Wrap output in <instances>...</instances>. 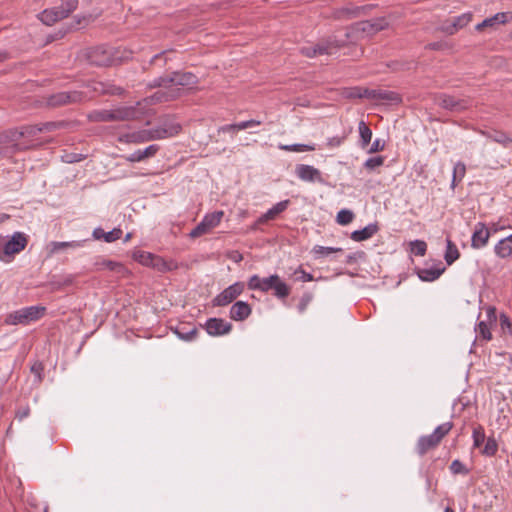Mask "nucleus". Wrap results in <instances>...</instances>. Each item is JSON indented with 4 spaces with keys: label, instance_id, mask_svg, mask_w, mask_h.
<instances>
[{
    "label": "nucleus",
    "instance_id": "1",
    "mask_svg": "<svg viewBox=\"0 0 512 512\" xmlns=\"http://www.w3.org/2000/svg\"><path fill=\"white\" fill-rule=\"evenodd\" d=\"M389 26L385 17H379L372 20L360 21L349 28L345 32V37L349 42L357 40L360 35H374L379 31L386 29Z\"/></svg>",
    "mask_w": 512,
    "mask_h": 512
},
{
    "label": "nucleus",
    "instance_id": "2",
    "mask_svg": "<svg viewBox=\"0 0 512 512\" xmlns=\"http://www.w3.org/2000/svg\"><path fill=\"white\" fill-rule=\"evenodd\" d=\"M44 306L24 307L6 316L5 323L8 325H27L30 322L41 319L46 314Z\"/></svg>",
    "mask_w": 512,
    "mask_h": 512
},
{
    "label": "nucleus",
    "instance_id": "3",
    "mask_svg": "<svg viewBox=\"0 0 512 512\" xmlns=\"http://www.w3.org/2000/svg\"><path fill=\"white\" fill-rule=\"evenodd\" d=\"M86 99V95L82 91H61L51 94L45 98V104L49 108H58L71 104L81 103Z\"/></svg>",
    "mask_w": 512,
    "mask_h": 512
},
{
    "label": "nucleus",
    "instance_id": "4",
    "mask_svg": "<svg viewBox=\"0 0 512 512\" xmlns=\"http://www.w3.org/2000/svg\"><path fill=\"white\" fill-rule=\"evenodd\" d=\"M87 61L94 66L107 67L116 62L113 49L105 46H96L88 48L85 52Z\"/></svg>",
    "mask_w": 512,
    "mask_h": 512
},
{
    "label": "nucleus",
    "instance_id": "5",
    "mask_svg": "<svg viewBox=\"0 0 512 512\" xmlns=\"http://www.w3.org/2000/svg\"><path fill=\"white\" fill-rule=\"evenodd\" d=\"M434 103L439 107L453 113L465 111L471 106V100L468 98H458L446 93H437L434 95Z\"/></svg>",
    "mask_w": 512,
    "mask_h": 512
},
{
    "label": "nucleus",
    "instance_id": "6",
    "mask_svg": "<svg viewBox=\"0 0 512 512\" xmlns=\"http://www.w3.org/2000/svg\"><path fill=\"white\" fill-rule=\"evenodd\" d=\"M153 140H161V136L158 132V129H143L136 132L121 134L118 137V141L120 143H133L140 144Z\"/></svg>",
    "mask_w": 512,
    "mask_h": 512
},
{
    "label": "nucleus",
    "instance_id": "7",
    "mask_svg": "<svg viewBox=\"0 0 512 512\" xmlns=\"http://www.w3.org/2000/svg\"><path fill=\"white\" fill-rule=\"evenodd\" d=\"M472 19L473 14L471 12H467L460 16L443 21L437 30L451 36L466 27L472 21Z\"/></svg>",
    "mask_w": 512,
    "mask_h": 512
},
{
    "label": "nucleus",
    "instance_id": "8",
    "mask_svg": "<svg viewBox=\"0 0 512 512\" xmlns=\"http://www.w3.org/2000/svg\"><path fill=\"white\" fill-rule=\"evenodd\" d=\"M348 42L349 40L345 36L343 39L337 35L323 37L316 43L317 52L319 55H331L338 49L346 46Z\"/></svg>",
    "mask_w": 512,
    "mask_h": 512
},
{
    "label": "nucleus",
    "instance_id": "9",
    "mask_svg": "<svg viewBox=\"0 0 512 512\" xmlns=\"http://www.w3.org/2000/svg\"><path fill=\"white\" fill-rule=\"evenodd\" d=\"M244 288L243 282H235L228 286L212 300L213 306H227L243 293Z\"/></svg>",
    "mask_w": 512,
    "mask_h": 512
},
{
    "label": "nucleus",
    "instance_id": "10",
    "mask_svg": "<svg viewBox=\"0 0 512 512\" xmlns=\"http://www.w3.org/2000/svg\"><path fill=\"white\" fill-rule=\"evenodd\" d=\"M28 244V237L22 232H15L3 247L4 256H14L23 251Z\"/></svg>",
    "mask_w": 512,
    "mask_h": 512
},
{
    "label": "nucleus",
    "instance_id": "11",
    "mask_svg": "<svg viewBox=\"0 0 512 512\" xmlns=\"http://www.w3.org/2000/svg\"><path fill=\"white\" fill-rule=\"evenodd\" d=\"M491 236L490 229L487 228L483 222H478L475 225L474 232L471 237V247L474 249H480L487 245Z\"/></svg>",
    "mask_w": 512,
    "mask_h": 512
},
{
    "label": "nucleus",
    "instance_id": "12",
    "mask_svg": "<svg viewBox=\"0 0 512 512\" xmlns=\"http://www.w3.org/2000/svg\"><path fill=\"white\" fill-rule=\"evenodd\" d=\"M205 330L211 336H221L232 330V324L222 318H209L205 323Z\"/></svg>",
    "mask_w": 512,
    "mask_h": 512
},
{
    "label": "nucleus",
    "instance_id": "13",
    "mask_svg": "<svg viewBox=\"0 0 512 512\" xmlns=\"http://www.w3.org/2000/svg\"><path fill=\"white\" fill-rule=\"evenodd\" d=\"M295 173L303 181L323 183L320 170L311 165L298 164L295 168Z\"/></svg>",
    "mask_w": 512,
    "mask_h": 512
},
{
    "label": "nucleus",
    "instance_id": "14",
    "mask_svg": "<svg viewBox=\"0 0 512 512\" xmlns=\"http://www.w3.org/2000/svg\"><path fill=\"white\" fill-rule=\"evenodd\" d=\"M140 103H137L136 106H123L112 110L113 121H130L136 120L141 117V112L138 106Z\"/></svg>",
    "mask_w": 512,
    "mask_h": 512
},
{
    "label": "nucleus",
    "instance_id": "15",
    "mask_svg": "<svg viewBox=\"0 0 512 512\" xmlns=\"http://www.w3.org/2000/svg\"><path fill=\"white\" fill-rule=\"evenodd\" d=\"M156 129H158L161 139H166L178 135L182 130V126L174 120L166 118Z\"/></svg>",
    "mask_w": 512,
    "mask_h": 512
},
{
    "label": "nucleus",
    "instance_id": "16",
    "mask_svg": "<svg viewBox=\"0 0 512 512\" xmlns=\"http://www.w3.org/2000/svg\"><path fill=\"white\" fill-rule=\"evenodd\" d=\"M91 89L101 95H122L124 89L111 82L96 81L90 85Z\"/></svg>",
    "mask_w": 512,
    "mask_h": 512
},
{
    "label": "nucleus",
    "instance_id": "17",
    "mask_svg": "<svg viewBox=\"0 0 512 512\" xmlns=\"http://www.w3.org/2000/svg\"><path fill=\"white\" fill-rule=\"evenodd\" d=\"M252 313L251 306L244 301L235 302L230 309V318L234 321H244Z\"/></svg>",
    "mask_w": 512,
    "mask_h": 512
},
{
    "label": "nucleus",
    "instance_id": "18",
    "mask_svg": "<svg viewBox=\"0 0 512 512\" xmlns=\"http://www.w3.org/2000/svg\"><path fill=\"white\" fill-rule=\"evenodd\" d=\"M160 146L157 144H152L145 149L136 150L132 154H130L128 157H126L127 161L129 162H141L145 159L151 158L156 155V153L159 151Z\"/></svg>",
    "mask_w": 512,
    "mask_h": 512
},
{
    "label": "nucleus",
    "instance_id": "19",
    "mask_svg": "<svg viewBox=\"0 0 512 512\" xmlns=\"http://www.w3.org/2000/svg\"><path fill=\"white\" fill-rule=\"evenodd\" d=\"M508 21V13L501 12L497 13L490 18L484 19L481 23L475 26V30L478 32L484 31L485 28H494L499 24H505Z\"/></svg>",
    "mask_w": 512,
    "mask_h": 512
},
{
    "label": "nucleus",
    "instance_id": "20",
    "mask_svg": "<svg viewBox=\"0 0 512 512\" xmlns=\"http://www.w3.org/2000/svg\"><path fill=\"white\" fill-rule=\"evenodd\" d=\"M379 230L377 223H371L365 226L363 229L355 230L351 233V239L356 242H362L373 237Z\"/></svg>",
    "mask_w": 512,
    "mask_h": 512
},
{
    "label": "nucleus",
    "instance_id": "21",
    "mask_svg": "<svg viewBox=\"0 0 512 512\" xmlns=\"http://www.w3.org/2000/svg\"><path fill=\"white\" fill-rule=\"evenodd\" d=\"M494 253L501 259H506L512 255V234L497 242Z\"/></svg>",
    "mask_w": 512,
    "mask_h": 512
},
{
    "label": "nucleus",
    "instance_id": "22",
    "mask_svg": "<svg viewBox=\"0 0 512 512\" xmlns=\"http://www.w3.org/2000/svg\"><path fill=\"white\" fill-rule=\"evenodd\" d=\"M440 443L435 440V438L430 435L421 436L416 445V452L418 455L423 456L425 455L429 450H432L436 448Z\"/></svg>",
    "mask_w": 512,
    "mask_h": 512
},
{
    "label": "nucleus",
    "instance_id": "23",
    "mask_svg": "<svg viewBox=\"0 0 512 512\" xmlns=\"http://www.w3.org/2000/svg\"><path fill=\"white\" fill-rule=\"evenodd\" d=\"M38 18L43 24L47 26H51L57 21L64 19L62 12H60L56 6L45 9L38 15Z\"/></svg>",
    "mask_w": 512,
    "mask_h": 512
},
{
    "label": "nucleus",
    "instance_id": "24",
    "mask_svg": "<svg viewBox=\"0 0 512 512\" xmlns=\"http://www.w3.org/2000/svg\"><path fill=\"white\" fill-rule=\"evenodd\" d=\"M174 332L177 334V336L185 341H192L196 338L198 335V329L193 324H181L177 326L174 330Z\"/></svg>",
    "mask_w": 512,
    "mask_h": 512
},
{
    "label": "nucleus",
    "instance_id": "25",
    "mask_svg": "<svg viewBox=\"0 0 512 512\" xmlns=\"http://www.w3.org/2000/svg\"><path fill=\"white\" fill-rule=\"evenodd\" d=\"M445 267H432V268H419L416 273L418 277L425 282H432L438 279L443 272Z\"/></svg>",
    "mask_w": 512,
    "mask_h": 512
},
{
    "label": "nucleus",
    "instance_id": "26",
    "mask_svg": "<svg viewBox=\"0 0 512 512\" xmlns=\"http://www.w3.org/2000/svg\"><path fill=\"white\" fill-rule=\"evenodd\" d=\"M377 101L386 102L390 104H399L402 102V97L395 91L376 89L375 99Z\"/></svg>",
    "mask_w": 512,
    "mask_h": 512
},
{
    "label": "nucleus",
    "instance_id": "27",
    "mask_svg": "<svg viewBox=\"0 0 512 512\" xmlns=\"http://www.w3.org/2000/svg\"><path fill=\"white\" fill-rule=\"evenodd\" d=\"M290 203V200H283L281 202H278L276 205H274L272 208H270L265 214H263L259 219L258 223H265L269 220H273L285 211Z\"/></svg>",
    "mask_w": 512,
    "mask_h": 512
},
{
    "label": "nucleus",
    "instance_id": "28",
    "mask_svg": "<svg viewBox=\"0 0 512 512\" xmlns=\"http://www.w3.org/2000/svg\"><path fill=\"white\" fill-rule=\"evenodd\" d=\"M95 266H96L97 271L106 268L110 271H113V272L119 274V275H124L125 273H127V269L122 263L112 261V260L103 259L101 261H97L95 263Z\"/></svg>",
    "mask_w": 512,
    "mask_h": 512
},
{
    "label": "nucleus",
    "instance_id": "29",
    "mask_svg": "<svg viewBox=\"0 0 512 512\" xmlns=\"http://www.w3.org/2000/svg\"><path fill=\"white\" fill-rule=\"evenodd\" d=\"M176 86H193L198 83V78L191 72L174 71Z\"/></svg>",
    "mask_w": 512,
    "mask_h": 512
},
{
    "label": "nucleus",
    "instance_id": "30",
    "mask_svg": "<svg viewBox=\"0 0 512 512\" xmlns=\"http://www.w3.org/2000/svg\"><path fill=\"white\" fill-rule=\"evenodd\" d=\"M175 85L174 72L171 74H165L152 80L149 84V88H170Z\"/></svg>",
    "mask_w": 512,
    "mask_h": 512
},
{
    "label": "nucleus",
    "instance_id": "31",
    "mask_svg": "<svg viewBox=\"0 0 512 512\" xmlns=\"http://www.w3.org/2000/svg\"><path fill=\"white\" fill-rule=\"evenodd\" d=\"M460 257V252L456 244L448 237L446 238V251L444 259L447 265H452Z\"/></svg>",
    "mask_w": 512,
    "mask_h": 512
},
{
    "label": "nucleus",
    "instance_id": "32",
    "mask_svg": "<svg viewBox=\"0 0 512 512\" xmlns=\"http://www.w3.org/2000/svg\"><path fill=\"white\" fill-rule=\"evenodd\" d=\"M181 94V89H170L168 91H157L152 95V100L156 102H169L177 99Z\"/></svg>",
    "mask_w": 512,
    "mask_h": 512
},
{
    "label": "nucleus",
    "instance_id": "33",
    "mask_svg": "<svg viewBox=\"0 0 512 512\" xmlns=\"http://www.w3.org/2000/svg\"><path fill=\"white\" fill-rule=\"evenodd\" d=\"M374 5H364V6H352L348 5L345 6L346 12V19H353L356 17H359L361 15L368 14L372 9Z\"/></svg>",
    "mask_w": 512,
    "mask_h": 512
},
{
    "label": "nucleus",
    "instance_id": "34",
    "mask_svg": "<svg viewBox=\"0 0 512 512\" xmlns=\"http://www.w3.org/2000/svg\"><path fill=\"white\" fill-rule=\"evenodd\" d=\"M272 290L274 291V296L278 299H285L291 293V288L287 285L281 278L278 276V281L273 284Z\"/></svg>",
    "mask_w": 512,
    "mask_h": 512
},
{
    "label": "nucleus",
    "instance_id": "35",
    "mask_svg": "<svg viewBox=\"0 0 512 512\" xmlns=\"http://www.w3.org/2000/svg\"><path fill=\"white\" fill-rule=\"evenodd\" d=\"M173 52H174V50H173V49H169V50L161 51V52H159L158 54H155V55L151 58V60H150L149 64H150V65H155V66H157V67H159V68H164V67L167 65L168 61H170V60H171V58L169 57V55H170L171 53H173Z\"/></svg>",
    "mask_w": 512,
    "mask_h": 512
},
{
    "label": "nucleus",
    "instance_id": "36",
    "mask_svg": "<svg viewBox=\"0 0 512 512\" xmlns=\"http://www.w3.org/2000/svg\"><path fill=\"white\" fill-rule=\"evenodd\" d=\"M92 122H110L113 121L112 110H94L88 115Z\"/></svg>",
    "mask_w": 512,
    "mask_h": 512
},
{
    "label": "nucleus",
    "instance_id": "37",
    "mask_svg": "<svg viewBox=\"0 0 512 512\" xmlns=\"http://www.w3.org/2000/svg\"><path fill=\"white\" fill-rule=\"evenodd\" d=\"M223 215H224L223 211H214L212 213L205 215L204 218L202 219V221L204 222V224H206V227L210 230V229L216 227L217 225H219V223L222 220Z\"/></svg>",
    "mask_w": 512,
    "mask_h": 512
},
{
    "label": "nucleus",
    "instance_id": "38",
    "mask_svg": "<svg viewBox=\"0 0 512 512\" xmlns=\"http://www.w3.org/2000/svg\"><path fill=\"white\" fill-rule=\"evenodd\" d=\"M488 138L499 144L504 145L505 147L512 144V138L503 131L493 130L488 133Z\"/></svg>",
    "mask_w": 512,
    "mask_h": 512
},
{
    "label": "nucleus",
    "instance_id": "39",
    "mask_svg": "<svg viewBox=\"0 0 512 512\" xmlns=\"http://www.w3.org/2000/svg\"><path fill=\"white\" fill-rule=\"evenodd\" d=\"M466 174V166L463 162H457L453 169V177L451 186L454 188L459 182L462 181Z\"/></svg>",
    "mask_w": 512,
    "mask_h": 512
},
{
    "label": "nucleus",
    "instance_id": "40",
    "mask_svg": "<svg viewBox=\"0 0 512 512\" xmlns=\"http://www.w3.org/2000/svg\"><path fill=\"white\" fill-rule=\"evenodd\" d=\"M358 128H359V134H360V139H361V146L363 148H365L371 141L372 131L364 121L359 122Z\"/></svg>",
    "mask_w": 512,
    "mask_h": 512
},
{
    "label": "nucleus",
    "instance_id": "41",
    "mask_svg": "<svg viewBox=\"0 0 512 512\" xmlns=\"http://www.w3.org/2000/svg\"><path fill=\"white\" fill-rule=\"evenodd\" d=\"M452 428V422H445L437 426L431 435L435 438V440H437L440 443L442 439L451 431Z\"/></svg>",
    "mask_w": 512,
    "mask_h": 512
},
{
    "label": "nucleus",
    "instance_id": "42",
    "mask_svg": "<svg viewBox=\"0 0 512 512\" xmlns=\"http://www.w3.org/2000/svg\"><path fill=\"white\" fill-rule=\"evenodd\" d=\"M78 6V0H61L59 6H56L60 12H62L63 17L67 18L74 10H76Z\"/></svg>",
    "mask_w": 512,
    "mask_h": 512
},
{
    "label": "nucleus",
    "instance_id": "43",
    "mask_svg": "<svg viewBox=\"0 0 512 512\" xmlns=\"http://www.w3.org/2000/svg\"><path fill=\"white\" fill-rule=\"evenodd\" d=\"M498 451V443L495 438L488 437L485 446L481 450V454L487 457H493Z\"/></svg>",
    "mask_w": 512,
    "mask_h": 512
},
{
    "label": "nucleus",
    "instance_id": "44",
    "mask_svg": "<svg viewBox=\"0 0 512 512\" xmlns=\"http://www.w3.org/2000/svg\"><path fill=\"white\" fill-rule=\"evenodd\" d=\"M472 438H473V447L474 448L481 447V445L484 443L485 438H486L485 430H484L483 426L477 425L476 427H474Z\"/></svg>",
    "mask_w": 512,
    "mask_h": 512
},
{
    "label": "nucleus",
    "instance_id": "45",
    "mask_svg": "<svg viewBox=\"0 0 512 512\" xmlns=\"http://www.w3.org/2000/svg\"><path fill=\"white\" fill-rule=\"evenodd\" d=\"M82 245L80 241H70V242H51V252L56 253L62 249L66 248H78Z\"/></svg>",
    "mask_w": 512,
    "mask_h": 512
},
{
    "label": "nucleus",
    "instance_id": "46",
    "mask_svg": "<svg viewBox=\"0 0 512 512\" xmlns=\"http://www.w3.org/2000/svg\"><path fill=\"white\" fill-rule=\"evenodd\" d=\"M279 149L288 152H305L313 151L315 147L308 144H291V145H279Z\"/></svg>",
    "mask_w": 512,
    "mask_h": 512
},
{
    "label": "nucleus",
    "instance_id": "47",
    "mask_svg": "<svg viewBox=\"0 0 512 512\" xmlns=\"http://www.w3.org/2000/svg\"><path fill=\"white\" fill-rule=\"evenodd\" d=\"M410 251L416 256H424L427 252V244L423 240H414L410 242Z\"/></svg>",
    "mask_w": 512,
    "mask_h": 512
},
{
    "label": "nucleus",
    "instance_id": "48",
    "mask_svg": "<svg viewBox=\"0 0 512 512\" xmlns=\"http://www.w3.org/2000/svg\"><path fill=\"white\" fill-rule=\"evenodd\" d=\"M354 219V213L348 209H342L338 212L336 216V221L340 225H348Z\"/></svg>",
    "mask_w": 512,
    "mask_h": 512
},
{
    "label": "nucleus",
    "instance_id": "49",
    "mask_svg": "<svg viewBox=\"0 0 512 512\" xmlns=\"http://www.w3.org/2000/svg\"><path fill=\"white\" fill-rule=\"evenodd\" d=\"M66 125L67 124L64 121H51V122L40 123L39 127L41 129V133H44V132H53L57 129L64 128Z\"/></svg>",
    "mask_w": 512,
    "mask_h": 512
},
{
    "label": "nucleus",
    "instance_id": "50",
    "mask_svg": "<svg viewBox=\"0 0 512 512\" xmlns=\"http://www.w3.org/2000/svg\"><path fill=\"white\" fill-rule=\"evenodd\" d=\"M41 133V129L39 127V124L34 125H25L21 127V132L19 133L20 136L24 137H34Z\"/></svg>",
    "mask_w": 512,
    "mask_h": 512
},
{
    "label": "nucleus",
    "instance_id": "51",
    "mask_svg": "<svg viewBox=\"0 0 512 512\" xmlns=\"http://www.w3.org/2000/svg\"><path fill=\"white\" fill-rule=\"evenodd\" d=\"M342 251V248L324 247L320 245L314 246L312 250V252L317 256H328L329 254Z\"/></svg>",
    "mask_w": 512,
    "mask_h": 512
},
{
    "label": "nucleus",
    "instance_id": "52",
    "mask_svg": "<svg viewBox=\"0 0 512 512\" xmlns=\"http://www.w3.org/2000/svg\"><path fill=\"white\" fill-rule=\"evenodd\" d=\"M475 331L480 335V337L486 341L492 339V334L490 332V328L484 321H480L475 328Z\"/></svg>",
    "mask_w": 512,
    "mask_h": 512
},
{
    "label": "nucleus",
    "instance_id": "53",
    "mask_svg": "<svg viewBox=\"0 0 512 512\" xmlns=\"http://www.w3.org/2000/svg\"><path fill=\"white\" fill-rule=\"evenodd\" d=\"M276 281H278V275L277 274L270 275L267 278H262L261 285H260L261 288H259V291L266 293L269 290H272L273 284Z\"/></svg>",
    "mask_w": 512,
    "mask_h": 512
},
{
    "label": "nucleus",
    "instance_id": "54",
    "mask_svg": "<svg viewBox=\"0 0 512 512\" xmlns=\"http://www.w3.org/2000/svg\"><path fill=\"white\" fill-rule=\"evenodd\" d=\"M450 470L453 474L467 475L469 473V469L458 459L452 461Z\"/></svg>",
    "mask_w": 512,
    "mask_h": 512
},
{
    "label": "nucleus",
    "instance_id": "55",
    "mask_svg": "<svg viewBox=\"0 0 512 512\" xmlns=\"http://www.w3.org/2000/svg\"><path fill=\"white\" fill-rule=\"evenodd\" d=\"M384 163L383 156H376L367 159L364 163V167L368 170H374L375 168L382 166Z\"/></svg>",
    "mask_w": 512,
    "mask_h": 512
},
{
    "label": "nucleus",
    "instance_id": "56",
    "mask_svg": "<svg viewBox=\"0 0 512 512\" xmlns=\"http://www.w3.org/2000/svg\"><path fill=\"white\" fill-rule=\"evenodd\" d=\"M122 236V230L120 228H114L109 232H105L103 240L107 243L114 242L120 239Z\"/></svg>",
    "mask_w": 512,
    "mask_h": 512
},
{
    "label": "nucleus",
    "instance_id": "57",
    "mask_svg": "<svg viewBox=\"0 0 512 512\" xmlns=\"http://www.w3.org/2000/svg\"><path fill=\"white\" fill-rule=\"evenodd\" d=\"M134 259L139 261L141 264L149 265L150 261L153 259V255L144 251H137L133 255Z\"/></svg>",
    "mask_w": 512,
    "mask_h": 512
},
{
    "label": "nucleus",
    "instance_id": "58",
    "mask_svg": "<svg viewBox=\"0 0 512 512\" xmlns=\"http://www.w3.org/2000/svg\"><path fill=\"white\" fill-rule=\"evenodd\" d=\"M31 373L37 377V381L40 383L43 380L44 365L40 361H36L30 368Z\"/></svg>",
    "mask_w": 512,
    "mask_h": 512
},
{
    "label": "nucleus",
    "instance_id": "59",
    "mask_svg": "<svg viewBox=\"0 0 512 512\" xmlns=\"http://www.w3.org/2000/svg\"><path fill=\"white\" fill-rule=\"evenodd\" d=\"M312 298H313V296L310 292H306L302 295V297L299 301V304L297 306L298 311L300 313H303L306 310L307 306L312 301Z\"/></svg>",
    "mask_w": 512,
    "mask_h": 512
},
{
    "label": "nucleus",
    "instance_id": "60",
    "mask_svg": "<svg viewBox=\"0 0 512 512\" xmlns=\"http://www.w3.org/2000/svg\"><path fill=\"white\" fill-rule=\"evenodd\" d=\"M25 149H27V147H22L20 144L14 143L10 147L0 148V155L8 156L10 154H14L18 151H22Z\"/></svg>",
    "mask_w": 512,
    "mask_h": 512
},
{
    "label": "nucleus",
    "instance_id": "61",
    "mask_svg": "<svg viewBox=\"0 0 512 512\" xmlns=\"http://www.w3.org/2000/svg\"><path fill=\"white\" fill-rule=\"evenodd\" d=\"M209 229L206 227L203 221H201L194 229L191 230L189 236L191 238H197L205 233H207Z\"/></svg>",
    "mask_w": 512,
    "mask_h": 512
},
{
    "label": "nucleus",
    "instance_id": "62",
    "mask_svg": "<svg viewBox=\"0 0 512 512\" xmlns=\"http://www.w3.org/2000/svg\"><path fill=\"white\" fill-rule=\"evenodd\" d=\"M294 275H296L297 280H301L303 282H309L313 280V275L303 270L301 267H299L295 272Z\"/></svg>",
    "mask_w": 512,
    "mask_h": 512
},
{
    "label": "nucleus",
    "instance_id": "63",
    "mask_svg": "<svg viewBox=\"0 0 512 512\" xmlns=\"http://www.w3.org/2000/svg\"><path fill=\"white\" fill-rule=\"evenodd\" d=\"M300 52L302 55H304L308 58H313V57H316L317 55H319V53L317 52L316 44L302 47L300 49Z\"/></svg>",
    "mask_w": 512,
    "mask_h": 512
},
{
    "label": "nucleus",
    "instance_id": "64",
    "mask_svg": "<svg viewBox=\"0 0 512 512\" xmlns=\"http://www.w3.org/2000/svg\"><path fill=\"white\" fill-rule=\"evenodd\" d=\"M500 326L503 331L507 330L509 334L512 335V323L505 314H502L500 317Z\"/></svg>",
    "mask_w": 512,
    "mask_h": 512
}]
</instances>
